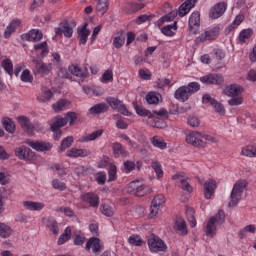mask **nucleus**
Masks as SVG:
<instances>
[{
    "instance_id": "obj_55",
    "label": "nucleus",
    "mask_w": 256,
    "mask_h": 256,
    "mask_svg": "<svg viewBox=\"0 0 256 256\" xmlns=\"http://www.w3.org/2000/svg\"><path fill=\"white\" fill-rule=\"evenodd\" d=\"M52 187L57 191H65L67 189V184L65 182H61L59 179L52 180Z\"/></svg>"
},
{
    "instance_id": "obj_56",
    "label": "nucleus",
    "mask_w": 256,
    "mask_h": 256,
    "mask_svg": "<svg viewBox=\"0 0 256 256\" xmlns=\"http://www.w3.org/2000/svg\"><path fill=\"white\" fill-rule=\"evenodd\" d=\"M71 145H73V137L72 136H68L66 138H64L61 142V146H60V151H65V149H69V147H71Z\"/></svg>"
},
{
    "instance_id": "obj_59",
    "label": "nucleus",
    "mask_w": 256,
    "mask_h": 256,
    "mask_svg": "<svg viewBox=\"0 0 256 256\" xmlns=\"http://www.w3.org/2000/svg\"><path fill=\"white\" fill-rule=\"evenodd\" d=\"M151 167L155 171L157 178L161 179V177H163V169L161 168V164L157 161H154L152 162Z\"/></svg>"
},
{
    "instance_id": "obj_45",
    "label": "nucleus",
    "mask_w": 256,
    "mask_h": 256,
    "mask_svg": "<svg viewBox=\"0 0 256 256\" xmlns=\"http://www.w3.org/2000/svg\"><path fill=\"white\" fill-rule=\"evenodd\" d=\"M69 239H71V228L67 227L64 230V233L60 235V237L58 238V245H65V243H67V241H69Z\"/></svg>"
},
{
    "instance_id": "obj_46",
    "label": "nucleus",
    "mask_w": 256,
    "mask_h": 256,
    "mask_svg": "<svg viewBox=\"0 0 256 256\" xmlns=\"http://www.w3.org/2000/svg\"><path fill=\"white\" fill-rule=\"evenodd\" d=\"M151 143L154 147H157L158 149H167V143L159 136L152 137Z\"/></svg>"
},
{
    "instance_id": "obj_52",
    "label": "nucleus",
    "mask_w": 256,
    "mask_h": 256,
    "mask_svg": "<svg viewBox=\"0 0 256 256\" xmlns=\"http://www.w3.org/2000/svg\"><path fill=\"white\" fill-rule=\"evenodd\" d=\"M101 213L102 215H105L106 217H113V206L111 204L104 203L101 205Z\"/></svg>"
},
{
    "instance_id": "obj_60",
    "label": "nucleus",
    "mask_w": 256,
    "mask_h": 256,
    "mask_svg": "<svg viewBox=\"0 0 256 256\" xmlns=\"http://www.w3.org/2000/svg\"><path fill=\"white\" fill-rule=\"evenodd\" d=\"M130 245H134L135 247H140V245L143 243V239H141V236L139 235H132L128 239Z\"/></svg>"
},
{
    "instance_id": "obj_43",
    "label": "nucleus",
    "mask_w": 256,
    "mask_h": 256,
    "mask_svg": "<svg viewBox=\"0 0 256 256\" xmlns=\"http://www.w3.org/2000/svg\"><path fill=\"white\" fill-rule=\"evenodd\" d=\"M34 51H41V57H45L49 54V47L47 42H41L34 45Z\"/></svg>"
},
{
    "instance_id": "obj_24",
    "label": "nucleus",
    "mask_w": 256,
    "mask_h": 256,
    "mask_svg": "<svg viewBox=\"0 0 256 256\" xmlns=\"http://www.w3.org/2000/svg\"><path fill=\"white\" fill-rule=\"evenodd\" d=\"M147 124L150 125V127H156V129H164L167 124H165V121L161 120L159 117H156L151 113L147 118Z\"/></svg>"
},
{
    "instance_id": "obj_51",
    "label": "nucleus",
    "mask_w": 256,
    "mask_h": 256,
    "mask_svg": "<svg viewBox=\"0 0 256 256\" xmlns=\"http://www.w3.org/2000/svg\"><path fill=\"white\" fill-rule=\"evenodd\" d=\"M2 67L10 77H13V62L11 59H4L2 61Z\"/></svg>"
},
{
    "instance_id": "obj_54",
    "label": "nucleus",
    "mask_w": 256,
    "mask_h": 256,
    "mask_svg": "<svg viewBox=\"0 0 256 256\" xmlns=\"http://www.w3.org/2000/svg\"><path fill=\"white\" fill-rule=\"evenodd\" d=\"M53 97V92L51 90H45L42 95L38 97V101L40 103H47V101H51V98Z\"/></svg>"
},
{
    "instance_id": "obj_48",
    "label": "nucleus",
    "mask_w": 256,
    "mask_h": 256,
    "mask_svg": "<svg viewBox=\"0 0 256 256\" xmlns=\"http://www.w3.org/2000/svg\"><path fill=\"white\" fill-rule=\"evenodd\" d=\"M69 102L66 99H61L57 103L52 105V109H54L55 113H61L67 107Z\"/></svg>"
},
{
    "instance_id": "obj_38",
    "label": "nucleus",
    "mask_w": 256,
    "mask_h": 256,
    "mask_svg": "<svg viewBox=\"0 0 256 256\" xmlns=\"http://www.w3.org/2000/svg\"><path fill=\"white\" fill-rule=\"evenodd\" d=\"M2 125L5 129V131H7L8 133H15V122H13V120H11V118H3L2 119Z\"/></svg>"
},
{
    "instance_id": "obj_62",
    "label": "nucleus",
    "mask_w": 256,
    "mask_h": 256,
    "mask_svg": "<svg viewBox=\"0 0 256 256\" xmlns=\"http://www.w3.org/2000/svg\"><path fill=\"white\" fill-rule=\"evenodd\" d=\"M139 185V181H132L126 187V193L130 195H135V191H137V186Z\"/></svg>"
},
{
    "instance_id": "obj_23",
    "label": "nucleus",
    "mask_w": 256,
    "mask_h": 256,
    "mask_svg": "<svg viewBox=\"0 0 256 256\" xmlns=\"http://www.w3.org/2000/svg\"><path fill=\"white\" fill-rule=\"evenodd\" d=\"M22 205L27 211H43V209H45V204L42 202L27 200L22 202Z\"/></svg>"
},
{
    "instance_id": "obj_21",
    "label": "nucleus",
    "mask_w": 256,
    "mask_h": 256,
    "mask_svg": "<svg viewBox=\"0 0 256 256\" xmlns=\"http://www.w3.org/2000/svg\"><path fill=\"white\" fill-rule=\"evenodd\" d=\"M174 230L178 235L185 236L187 235V223L185 222V219L182 217H177L174 225Z\"/></svg>"
},
{
    "instance_id": "obj_58",
    "label": "nucleus",
    "mask_w": 256,
    "mask_h": 256,
    "mask_svg": "<svg viewBox=\"0 0 256 256\" xmlns=\"http://www.w3.org/2000/svg\"><path fill=\"white\" fill-rule=\"evenodd\" d=\"M232 98L228 100V105L230 107H237L238 105H243V97L242 96H231Z\"/></svg>"
},
{
    "instance_id": "obj_37",
    "label": "nucleus",
    "mask_w": 256,
    "mask_h": 256,
    "mask_svg": "<svg viewBox=\"0 0 256 256\" xmlns=\"http://www.w3.org/2000/svg\"><path fill=\"white\" fill-rule=\"evenodd\" d=\"M13 234V229H11L7 224L0 222V237L2 239H7Z\"/></svg>"
},
{
    "instance_id": "obj_61",
    "label": "nucleus",
    "mask_w": 256,
    "mask_h": 256,
    "mask_svg": "<svg viewBox=\"0 0 256 256\" xmlns=\"http://www.w3.org/2000/svg\"><path fill=\"white\" fill-rule=\"evenodd\" d=\"M117 179V166L111 165L108 170V181H115Z\"/></svg>"
},
{
    "instance_id": "obj_53",
    "label": "nucleus",
    "mask_w": 256,
    "mask_h": 256,
    "mask_svg": "<svg viewBox=\"0 0 256 256\" xmlns=\"http://www.w3.org/2000/svg\"><path fill=\"white\" fill-rule=\"evenodd\" d=\"M20 79L23 83H33V75H31V71H29V69L22 71Z\"/></svg>"
},
{
    "instance_id": "obj_50",
    "label": "nucleus",
    "mask_w": 256,
    "mask_h": 256,
    "mask_svg": "<svg viewBox=\"0 0 256 256\" xmlns=\"http://www.w3.org/2000/svg\"><path fill=\"white\" fill-rule=\"evenodd\" d=\"M243 23V16L238 15L235 17L234 21L226 28V33H231V31H234V29H237V26Z\"/></svg>"
},
{
    "instance_id": "obj_14",
    "label": "nucleus",
    "mask_w": 256,
    "mask_h": 256,
    "mask_svg": "<svg viewBox=\"0 0 256 256\" xmlns=\"http://www.w3.org/2000/svg\"><path fill=\"white\" fill-rule=\"evenodd\" d=\"M33 62L36 63L34 67L35 75H42V77H45V75H49V73H51V70L53 69L51 64L43 63L35 59L33 60Z\"/></svg>"
},
{
    "instance_id": "obj_16",
    "label": "nucleus",
    "mask_w": 256,
    "mask_h": 256,
    "mask_svg": "<svg viewBox=\"0 0 256 256\" xmlns=\"http://www.w3.org/2000/svg\"><path fill=\"white\" fill-rule=\"evenodd\" d=\"M23 41H32L33 43H37L43 39V32L39 29H32L27 33L22 34Z\"/></svg>"
},
{
    "instance_id": "obj_29",
    "label": "nucleus",
    "mask_w": 256,
    "mask_h": 256,
    "mask_svg": "<svg viewBox=\"0 0 256 256\" xmlns=\"http://www.w3.org/2000/svg\"><path fill=\"white\" fill-rule=\"evenodd\" d=\"M109 106L106 103H98L92 106L88 111L90 115H101V113H107Z\"/></svg>"
},
{
    "instance_id": "obj_31",
    "label": "nucleus",
    "mask_w": 256,
    "mask_h": 256,
    "mask_svg": "<svg viewBox=\"0 0 256 256\" xmlns=\"http://www.w3.org/2000/svg\"><path fill=\"white\" fill-rule=\"evenodd\" d=\"M188 25L190 29L199 27V25H201V14L197 11L193 12L189 17Z\"/></svg>"
},
{
    "instance_id": "obj_7",
    "label": "nucleus",
    "mask_w": 256,
    "mask_h": 256,
    "mask_svg": "<svg viewBox=\"0 0 256 256\" xmlns=\"http://www.w3.org/2000/svg\"><path fill=\"white\" fill-rule=\"evenodd\" d=\"M103 249H105V246L101 242V239L97 237H91L85 245V251H92L94 255H99Z\"/></svg>"
},
{
    "instance_id": "obj_44",
    "label": "nucleus",
    "mask_w": 256,
    "mask_h": 256,
    "mask_svg": "<svg viewBox=\"0 0 256 256\" xmlns=\"http://www.w3.org/2000/svg\"><path fill=\"white\" fill-rule=\"evenodd\" d=\"M241 154L244 157H256V146L248 145V146L242 148Z\"/></svg>"
},
{
    "instance_id": "obj_9",
    "label": "nucleus",
    "mask_w": 256,
    "mask_h": 256,
    "mask_svg": "<svg viewBox=\"0 0 256 256\" xmlns=\"http://www.w3.org/2000/svg\"><path fill=\"white\" fill-rule=\"evenodd\" d=\"M163 205H165V196L163 194L156 195L153 198L150 206L151 217H157V215H159V210L161 207H163Z\"/></svg>"
},
{
    "instance_id": "obj_13",
    "label": "nucleus",
    "mask_w": 256,
    "mask_h": 256,
    "mask_svg": "<svg viewBox=\"0 0 256 256\" xmlns=\"http://www.w3.org/2000/svg\"><path fill=\"white\" fill-rule=\"evenodd\" d=\"M225 11H227V3L218 2L210 9L209 17L211 19H219V17H221Z\"/></svg>"
},
{
    "instance_id": "obj_10",
    "label": "nucleus",
    "mask_w": 256,
    "mask_h": 256,
    "mask_svg": "<svg viewBox=\"0 0 256 256\" xmlns=\"http://www.w3.org/2000/svg\"><path fill=\"white\" fill-rule=\"evenodd\" d=\"M204 85H223L225 78L221 74H207L200 78Z\"/></svg>"
},
{
    "instance_id": "obj_20",
    "label": "nucleus",
    "mask_w": 256,
    "mask_h": 256,
    "mask_svg": "<svg viewBox=\"0 0 256 256\" xmlns=\"http://www.w3.org/2000/svg\"><path fill=\"white\" fill-rule=\"evenodd\" d=\"M217 189V182L213 179H209L204 183V197L210 199Z\"/></svg>"
},
{
    "instance_id": "obj_49",
    "label": "nucleus",
    "mask_w": 256,
    "mask_h": 256,
    "mask_svg": "<svg viewBox=\"0 0 256 256\" xmlns=\"http://www.w3.org/2000/svg\"><path fill=\"white\" fill-rule=\"evenodd\" d=\"M103 135V130H96L92 132L91 134H88L82 138V141L89 142V141H95V139H99Z\"/></svg>"
},
{
    "instance_id": "obj_22",
    "label": "nucleus",
    "mask_w": 256,
    "mask_h": 256,
    "mask_svg": "<svg viewBox=\"0 0 256 256\" xmlns=\"http://www.w3.org/2000/svg\"><path fill=\"white\" fill-rule=\"evenodd\" d=\"M66 155L73 159H77V157H89L91 150L72 148L67 151Z\"/></svg>"
},
{
    "instance_id": "obj_12",
    "label": "nucleus",
    "mask_w": 256,
    "mask_h": 256,
    "mask_svg": "<svg viewBox=\"0 0 256 256\" xmlns=\"http://www.w3.org/2000/svg\"><path fill=\"white\" fill-rule=\"evenodd\" d=\"M202 102L207 104L209 103L220 115H225V106L221 104V102L217 101L216 99L212 98L209 94H204L202 96Z\"/></svg>"
},
{
    "instance_id": "obj_19",
    "label": "nucleus",
    "mask_w": 256,
    "mask_h": 256,
    "mask_svg": "<svg viewBox=\"0 0 256 256\" xmlns=\"http://www.w3.org/2000/svg\"><path fill=\"white\" fill-rule=\"evenodd\" d=\"M18 122L20 123L22 129L28 133V135H33V132L35 131V126L31 123V120H29L26 116H19Z\"/></svg>"
},
{
    "instance_id": "obj_35",
    "label": "nucleus",
    "mask_w": 256,
    "mask_h": 256,
    "mask_svg": "<svg viewBox=\"0 0 256 256\" xmlns=\"http://www.w3.org/2000/svg\"><path fill=\"white\" fill-rule=\"evenodd\" d=\"M177 15H179L177 11H172V12L168 13L167 15L162 16L157 21L158 27L163 26L164 23H169V21H173V19H175V17H177Z\"/></svg>"
},
{
    "instance_id": "obj_63",
    "label": "nucleus",
    "mask_w": 256,
    "mask_h": 256,
    "mask_svg": "<svg viewBox=\"0 0 256 256\" xmlns=\"http://www.w3.org/2000/svg\"><path fill=\"white\" fill-rule=\"evenodd\" d=\"M187 123L188 125H190V127H199V125H201V120H199L197 118V116H189L187 119Z\"/></svg>"
},
{
    "instance_id": "obj_36",
    "label": "nucleus",
    "mask_w": 256,
    "mask_h": 256,
    "mask_svg": "<svg viewBox=\"0 0 256 256\" xmlns=\"http://www.w3.org/2000/svg\"><path fill=\"white\" fill-rule=\"evenodd\" d=\"M177 15H179L177 11H172V12L168 13L167 15L162 16L157 21L158 27L163 26L164 23H169V21H173V19H175V17H177Z\"/></svg>"
},
{
    "instance_id": "obj_4",
    "label": "nucleus",
    "mask_w": 256,
    "mask_h": 256,
    "mask_svg": "<svg viewBox=\"0 0 256 256\" xmlns=\"http://www.w3.org/2000/svg\"><path fill=\"white\" fill-rule=\"evenodd\" d=\"M148 247L151 253H165L167 251V244L159 236H151L148 239Z\"/></svg>"
},
{
    "instance_id": "obj_41",
    "label": "nucleus",
    "mask_w": 256,
    "mask_h": 256,
    "mask_svg": "<svg viewBox=\"0 0 256 256\" xmlns=\"http://www.w3.org/2000/svg\"><path fill=\"white\" fill-rule=\"evenodd\" d=\"M107 9H109V0H98L96 4V10L98 11V13H101V15H105Z\"/></svg>"
},
{
    "instance_id": "obj_2",
    "label": "nucleus",
    "mask_w": 256,
    "mask_h": 256,
    "mask_svg": "<svg viewBox=\"0 0 256 256\" xmlns=\"http://www.w3.org/2000/svg\"><path fill=\"white\" fill-rule=\"evenodd\" d=\"M225 223V212L219 210L215 216H211L206 224L205 234L207 237H215L217 235V227Z\"/></svg>"
},
{
    "instance_id": "obj_5",
    "label": "nucleus",
    "mask_w": 256,
    "mask_h": 256,
    "mask_svg": "<svg viewBox=\"0 0 256 256\" xmlns=\"http://www.w3.org/2000/svg\"><path fill=\"white\" fill-rule=\"evenodd\" d=\"M185 141L188 143V145H192L193 147L202 149L207 147V143L201 140V132L199 131H190L188 134H186Z\"/></svg>"
},
{
    "instance_id": "obj_18",
    "label": "nucleus",
    "mask_w": 256,
    "mask_h": 256,
    "mask_svg": "<svg viewBox=\"0 0 256 256\" xmlns=\"http://www.w3.org/2000/svg\"><path fill=\"white\" fill-rule=\"evenodd\" d=\"M82 201L88 203L90 207H94L95 209L99 207V196L93 192L83 194Z\"/></svg>"
},
{
    "instance_id": "obj_26",
    "label": "nucleus",
    "mask_w": 256,
    "mask_h": 256,
    "mask_svg": "<svg viewBox=\"0 0 256 256\" xmlns=\"http://www.w3.org/2000/svg\"><path fill=\"white\" fill-rule=\"evenodd\" d=\"M112 150H113L114 157L116 159H119V157H127L128 155L127 150H125L123 145L119 142H114L112 144Z\"/></svg>"
},
{
    "instance_id": "obj_1",
    "label": "nucleus",
    "mask_w": 256,
    "mask_h": 256,
    "mask_svg": "<svg viewBox=\"0 0 256 256\" xmlns=\"http://www.w3.org/2000/svg\"><path fill=\"white\" fill-rule=\"evenodd\" d=\"M201 89V85L198 82H190L187 86H181L174 92V97L180 103H185V101H189V97L197 93Z\"/></svg>"
},
{
    "instance_id": "obj_15",
    "label": "nucleus",
    "mask_w": 256,
    "mask_h": 256,
    "mask_svg": "<svg viewBox=\"0 0 256 256\" xmlns=\"http://www.w3.org/2000/svg\"><path fill=\"white\" fill-rule=\"evenodd\" d=\"M27 145L40 153H44L45 151H51V149L53 148V145L51 143L44 141H28Z\"/></svg>"
},
{
    "instance_id": "obj_42",
    "label": "nucleus",
    "mask_w": 256,
    "mask_h": 256,
    "mask_svg": "<svg viewBox=\"0 0 256 256\" xmlns=\"http://www.w3.org/2000/svg\"><path fill=\"white\" fill-rule=\"evenodd\" d=\"M186 216L190 227L194 228L197 226V220L195 219V210L193 208L186 209Z\"/></svg>"
},
{
    "instance_id": "obj_25",
    "label": "nucleus",
    "mask_w": 256,
    "mask_h": 256,
    "mask_svg": "<svg viewBox=\"0 0 256 256\" xmlns=\"http://www.w3.org/2000/svg\"><path fill=\"white\" fill-rule=\"evenodd\" d=\"M69 73L74 75V77H78L79 79H87V70H82L79 66L72 64L68 67Z\"/></svg>"
},
{
    "instance_id": "obj_39",
    "label": "nucleus",
    "mask_w": 256,
    "mask_h": 256,
    "mask_svg": "<svg viewBox=\"0 0 256 256\" xmlns=\"http://www.w3.org/2000/svg\"><path fill=\"white\" fill-rule=\"evenodd\" d=\"M46 227L53 233V235H59V224H57V220L48 218Z\"/></svg>"
},
{
    "instance_id": "obj_30",
    "label": "nucleus",
    "mask_w": 256,
    "mask_h": 256,
    "mask_svg": "<svg viewBox=\"0 0 256 256\" xmlns=\"http://www.w3.org/2000/svg\"><path fill=\"white\" fill-rule=\"evenodd\" d=\"M67 124V118H61L57 116L52 120V123L50 124L51 131H59L61 130V127H65Z\"/></svg>"
},
{
    "instance_id": "obj_17",
    "label": "nucleus",
    "mask_w": 256,
    "mask_h": 256,
    "mask_svg": "<svg viewBox=\"0 0 256 256\" xmlns=\"http://www.w3.org/2000/svg\"><path fill=\"white\" fill-rule=\"evenodd\" d=\"M245 91V88L239 84H230L225 87L224 94L227 97H239Z\"/></svg>"
},
{
    "instance_id": "obj_28",
    "label": "nucleus",
    "mask_w": 256,
    "mask_h": 256,
    "mask_svg": "<svg viewBox=\"0 0 256 256\" xmlns=\"http://www.w3.org/2000/svg\"><path fill=\"white\" fill-rule=\"evenodd\" d=\"M20 25H21V21L19 19H16L10 22L4 31L5 39H9V37H11V35H13L15 31H17V27H19Z\"/></svg>"
},
{
    "instance_id": "obj_64",
    "label": "nucleus",
    "mask_w": 256,
    "mask_h": 256,
    "mask_svg": "<svg viewBox=\"0 0 256 256\" xmlns=\"http://www.w3.org/2000/svg\"><path fill=\"white\" fill-rule=\"evenodd\" d=\"M113 45L115 49H121V46L125 45V37H121V36L114 37Z\"/></svg>"
},
{
    "instance_id": "obj_8",
    "label": "nucleus",
    "mask_w": 256,
    "mask_h": 256,
    "mask_svg": "<svg viewBox=\"0 0 256 256\" xmlns=\"http://www.w3.org/2000/svg\"><path fill=\"white\" fill-rule=\"evenodd\" d=\"M14 153L21 161H33L35 159V152L31 151L27 146L15 148Z\"/></svg>"
},
{
    "instance_id": "obj_47",
    "label": "nucleus",
    "mask_w": 256,
    "mask_h": 256,
    "mask_svg": "<svg viewBox=\"0 0 256 256\" xmlns=\"http://www.w3.org/2000/svg\"><path fill=\"white\" fill-rule=\"evenodd\" d=\"M159 93L157 92H150L146 95V101L149 103V105H157L159 103Z\"/></svg>"
},
{
    "instance_id": "obj_34",
    "label": "nucleus",
    "mask_w": 256,
    "mask_h": 256,
    "mask_svg": "<svg viewBox=\"0 0 256 256\" xmlns=\"http://www.w3.org/2000/svg\"><path fill=\"white\" fill-rule=\"evenodd\" d=\"M89 30H87V24H85L79 31H78V39L80 45H86L87 39L89 37Z\"/></svg>"
},
{
    "instance_id": "obj_40",
    "label": "nucleus",
    "mask_w": 256,
    "mask_h": 256,
    "mask_svg": "<svg viewBox=\"0 0 256 256\" xmlns=\"http://www.w3.org/2000/svg\"><path fill=\"white\" fill-rule=\"evenodd\" d=\"M252 35H253V29L251 28L243 29L238 36L239 42L245 43L247 39H251Z\"/></svg>"
},
{
    "instance_id": "obj_32",
    "label": "nucleus",
    "mask_w": 256,
    "mask_h": 256,
    "mask_svg": "<svg viewBox=\"0 0 256 256\" xmlns=\"http://www.w3.org/2000/svg\"><path fill=\"white\" fill-rule=\"evenodd\" d=\"M149 193H153V189L147 185H139L136 187L135 197H145V195H149Z\"/></svg>"
},
{
    "instance_id": "obj_11",
    "label": "nucleus",
    "mask_w": 256,
    "mask_h": 256,
    "mask_svg": "<svg viewBox=\"0 0 256 256\" xmlns=\"http://www.w3.org/2000/svg\"><path fill=\"white\" fill-rule=\"evenodd\" d=\"M54 31L56 37H61V35L68 38L73 37V28L69 25L67 20L60 22L59 27L55 28Z\"/></svg>"
},
{
    "instance_id": "obj_3",
    "label": "nucleus",
    "mask_w": 256,
    "mask_h": 256,
    "mask_svg": "<svg viewBox=\"0 0 256 256\" xmlns=\"http://www.w3.org/2000/svg\"><path fill=\"white\" fill-rule=\"evenodd\" d=\"M247 188V180H238L231 191L230 194V199L231 201L229 202L230 207H235L240 201H241V196L243 195V191Z\"/></svg>"
},
{
    "instance_id": "obj_27",
    "label": "nucleus",
    "mask_w": 256,
    "mask_h": 256,
    "mask_svg": "<svg viewBox=\"0 0 256 256\" xmlns=\"http://www.w3.org/2000/svg\"><path fill=\"white\" fill-rule=\"evenodd\" d=\"M217 35H219V28L214 27L208 31L203 32L199 36V39H200V41H211V40L215 39V37H217Z\"/></svg>"
},
{
    "instance_id": "obj_57",
    "label": "nucleus",
    "mask_w": 256,
    "mask_h": 256,
    "mask_svg": "<svg viewBox=\"0 0 256 256\" xmlns=\"http://www.w3.org/2000/svg\"><path fill=\"white\" fill-rule=\"evenodd\" d=\"M134 109H135L137 115H139L140 117H148L151 114V111H149L137 104H134Z\"/></svg>"
},
{
    "instance_id": "obj_6",
    "label": "nucleus",
    "mask_w": 256,
    "mask_h": 256,
    "mask_svg": "<svg viewBox=\"0 0 256 256\" xmlns=\"http://www.w3.org/2000/svg\"><path fill=\"white\" fill-rule=\"evenodd\" d=\"M106 102L111 107V109L118 111V113H121L122 115H126L127 117H129V115H131V113L127 109V106H125L123 101L119 100V98L108 97L106 99Z\"/></svg>"
},
{
    "instance_id": "obj_33",
    "label": "nucleus",
    "mask_w": 256,
    "mask_h": 256,
    "mask_svg": "<svg viewBox=\"0 0 256 256\" xmlns=\"http://www.w3.org/2000/svg\"><path fill=\"white\" fill-rule=\"evenodd\" d=\"M175 31H177V22L166 25L161 29V33H163V35L166 37H173V35H175Z\"/></svg>"
}]
</instances>
